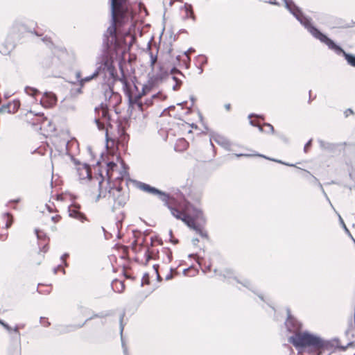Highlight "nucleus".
Here are the masks:
<instances>
[{
	"instance_id": "9",
	"label": "nucleus",
	"mask_w": 355,
	"mask_h": 355,
	"mask_svg": "<svg viewBox=\"0 0 355 355\" xmlns=\"http://www.w3.org/2000/svg\"><path fill=\"white\" fill-rule=\"evenodd\" d=\"M125 94L128 97L129 107H132L135 105H136L140 111L144 110V104L143 101H141V98L144 96V93H139L138 94L133 96L130 92V90H127L124 92Z\"/></svg>"
},
{
	"instance_id": "32",
	"label": "nucleus",
	"mask_w": 355,
	"mask_h": 355,
	"mask_svg": "<svg viewBox=\"0 0 355 355\" xmlns=\"http://www.w3.org/2000/svg\"><path fill=\"white\" fill-rule=\"evenodd\" d=\"M110 1V15L114 17L115 15V0Z\"/></svg>"
},
{
	"instance_id": "45",
	"label": "nucleus",
	"mask_w": 355,
	"mask_h": 355,
	"mask_svg": "<svg viewBox=\"0 0 355 355\" xmlns=\"http://www.w3.org/2000/svg\"><path fill=\"white\" fill-rule=\"evenodd\" d=\"M352 114H354V111L351 108H348L344 112V115L346 118Z\"/></svg>"
},
{
	"instance_id": "27",
	"label": "nucleus",
	"mask_w": 355,
	"mask_h": 355,
	"mask_svg": "<svg viewBox=\"0 0 355 355\" xmlns=\"http://www.w3.org/2000/svg\"><path fill=\"white\" fill-rule=\"evenodd\" d=\"M25 92L27 94L32 96H35V95L40 93L39 90L37 89L36 88L28 86L25 87Z\"/></svg>"
},
{
	"instance_id": "11",
	"label": "nucleus",
	"mask_w": 355,
	"mask_h": 355,
	"mask_svg": "<svg viewBox=\"0 0 355 355\" xmlns=\"http://www.w3.org/2000/svg\"><path fill=\"white\" fill-rule=\"evenodd\" d=\"M56 102L57 97L55 94L51 92H44L40 100L41 104L45 107H51L55 105Z\"/></svg>"
},
{
	"instance_id": "33",
	"label": "nucleus",
	"mask_w": 355,
	"mask_h": 355,
	"mask_svg": "<svg viewBox=\"0 0 355 355\" xmlns=\"http://www.w3.org/2000/svg\"><path fill=\"white\" fill-rule=\"evenodd\" d=\"M196 232L199 234L201 237L203 238H207L208 235L206 232L202 231V230L199 227L196 230Z\"/></svg>"
},
{
	"instance_id": "17",
	"label": "nucleus",
	"mask_w": 355,
	"mask_h": 355,
	"mask_svg": "<svg viewBox=\"0 0 355 355\" xmlns=\"http://www.w3.org/2000/svg\"><path fill=\"white\" fill-rule=\"evenodd\" d=\"M92 182L94 183L95 184H98V193L96 197L95 201L97 202L99 200L100 198L106 197L107 189H105V190H103L102 189L103 179L102 178L101 180H100L99 178H96L95 180H92Z\"/></svg>"
},
{
	"instance_id": "15",
	"label": "nucleus",
	"mask_w": 355,
	"mask_h": 355,
	"mask_svg": "<svg viewBox=\"0 0 355 355\" xmlns=\"http://www.w3.org/2000/svg\"><path fill=\"white\" fill-rule=\"evenodd\" d=\"M305 174L304 175V177L306 178H309V177L311 178V183L313 185H318L320 189L322 190L324 196L326 197L327 200L329 202L331 206L333 207V205H331L327 193H325L323 187H322V185L321 184V183L319 182L318 179L317 178H315V176H313L309 171L305 170V169H301Z\"/></svg>"
},
{
	"instance_id": "1",
	"label": "nucleus",
	"mask_w": 355,
	"mask_h": 355,
	"mask_svg": "<svg viewBox=\"0 0 355 355\" xmlns=\"http://www.w3.org/2000/svg\"><path fill=\"white\" fill-rule=\"evenodd\" d=\"M102 47V53L96 58L94 75L105 80L116 77V69L112 52L119 47L116 32V16H111L110 24L103 35Z\"/></svg>"
},
{
	"instance_id": "51",
	"label": "nucleus",
	"mask_w": 355,
	"mask_h": 355,
	"mask_svg": "<svg viewBox=\"0 0 355 355\" xmlns=\"http://www.w3.org/2000/svg\"><path fill=\"white\" fill-rule=\"evenodd\" d=\"M171 78L175 83H182V80L177 77V76H172Z\"/></svg>"
},
{
	"instance_id": "25",
	"label": "nucleus",
	"mask_w": 355,
	"mask_h": 355,
	"mask_svg": "<svg viewBox=\"0 0 355 355\" xmlns=\"http://www.w3.org/2000/svg\"><path fill=\"white\" fill-rule=\"evenodd\" d=\"M330 340H335V344H334V347L333 348V350H327L328 352H329V354H330L331 353L334 352L335 351L336 349H339L342 351H345L348 347H347V345H339V339L338 338H334V339H331Z\"/></svg>"
},
{
	"instance_id": "23",
	"label": "nucleus",
	"mask_w": 355,
	"mask_h": 355,
	"mask_svg": "<svg viewBox=\"0 0 355 355\" xmlns=\"http://www.w3.org/2000/svg\"><path fill=\"white\" fill-rule=\"evenodd\" d=\"M249 123L252 126H257V125L252 120H250ZM264 126L266 128V130H264L263 128V127H261L260 125H258V128H259V130L260 132H267V133H270V132L272 133L274 132V127L271 124H270V123H265Z\"/></svg>"
},
{
	"instance_id": "13",
	"label": "nucleus",
	"mask_w": 355,
	"mask_h": 355,
	"mask_svg": "<svg viewBox=\"0 0 355 355\" xmlns=\"http://www.w3.org/2000/svg\"><path fill=\"white\" fill-rule=\"evenodd\" d=\"M119 69L121 73V76L119 77L117 74V71H116V77H112L110 79L113 80V83L116 81H120L123 85V91L125 92L127 90H129V87H130V83L124 73L123 69L122 67V65L119 64Z\"/></svg>"
},
{
	"instance_id": "61",
	"label": "nucleus",
	"mask_w": 355,
	"mask_h": 355,
	"mask_svg": "<svg viewBox=\"0 0 355 355\" xmlns=\"http://www.w3.org/2000/svg\"><path fill=\"white\" fill-rule=\"evenodd\" d=\"M190 100L191 101V106H193V104H194V102L196 101V98H195V97L193 96H190Z\"/></svg>"
},
{
	"instance_id": "46",
	"label": "nucleus",
	"mask_w": 355,
	"mask_h": 355,
	"mask_svg": "<svg viewBox=\"0 0 355 355\" xmlns=\"http://www.w3.org/2000/svg\"><path fill=\"white\" fill-rule=\"evenodd\" d=\"M270 160H272L274 162H278V163H280V164H284V165H286V166H295L294 164H288V163H286V162H284L281 160H279V159H270Z\"/></svg>"
},
{
	"instance_id": "52",
	"label": "nucleus",
	"mask_w": 355,
	"mask_h": 355,
	"mask_svg": "<svg viewBox=\"0 0 355 355\" xmlns=\"http://www.w3.org/2000/svg\"><path fill=\"white\" fill-rule=\"evenodd\" d=\"M61 268H62L61 265H58L57 267L54 268L53 270V273L55 275L58 272V271L60 269H61Z\"/></svg>"
},
{
	"instance_id": "63",
	"label": "nucleus",
	"mask_w": 355,
	"mask_h": 355,
	"mask_svg": "<svg viewBox=\"0 0 355 355\" xmlns=\"http://www.w3.org/2000/svg\"><path fill=\"white\" fill-rule=\"evenodd\" d=\"M269 3H270L272 5H275V6L279 5V3L277 1H275H275H270Z\"/></svg>"
},
{
	"instance_id": "16",
	"label": "nucleus",
	"mask_w": 355,
	"mask_h": 355,
	"mask_svg": "<svg viewBox=\"0 0 355 355\" xmlns=\"http://www.w3.org/2000/svg\"><path fill=\"white\" fill-rule=\"evenodd\" d=\"M85 325V323L78 324H69V325H60L58 327V330L60 334H67L71 331H76L78 329L82 328Z\"/></svg>"
},
{
	"instance_id": "37",
	"label": "nucleus",
	"mask_w": 355,
	"mask_h": 355,
	"mask_svg": "<svg viewBox=\"0 0 355 355\" xmlns=\"http://www.w3.org/2000/svg\"><path fill=\"white\" fill-rule=\"evenodd\" d=\"M0 324L2 325L7 331L9 332L11 331L12 328L6 322H5L3 320L0 319Z\"/></svg>"
},
{
	"instance_id": "5",
	"label": "nucleus",
	"mask_w": 355,
	"mask_h": 355,
	"mask_svg": "<svg viewBox=\"0 0 355 355\" xmlns=\"http://www.w3.org/2000/svg\"><path fill=\"white\" fill-rule=\"evenodd\" d=\"M171 214L177 219H180L189 228L196 231L200 226L196 224L195 218H198L202 216V211L198 208L193 209L194 217L185 214L177 208L173 207L171 205L168 207Z\"/></svg>"
},
{
	"instance_id": "40",
	"label": "nucleus",
	"mask_w": 355,
	"mask_h": 355,
	"mask_svg": "<svg viewBox=\"0 0 355 355\" xmlns=\"http://www.w3.org/2000/svg\"><path fill=\"white\" fill-rule=\"evenodd\" d=\"M102 116L105 120H107V121H110V115H109V113H108L107 110H102Z\"/></svg>"
},
{
	"instance_id": "4",
	"label": "nucleus",
	"mask_w": 355,
	"mask_h": 355,
	"mask_svg": "<svg viewBox=\"0 0 355 355\" xmlns=\"http://www.w3.org/2000/svg\"><path fill=\"white\" fill-rule=\"evenodd\" d=\"M214 273L217 274V269L214 270ZM218 275L223 277L224 279H227L229 284H233L231 279L235 281L236 283L241 284L242 286L246 288L252 293L257 294L261 300L265 301L264 297L261 294H257L256 293L255 286L251 283V282L245 278H239L234 276V272L232 270L226 268L223 270L220 271L218 273Z\"/></svg>"
},
{
	"instance_id": "44",
	"label": "nucleus",
	"mask_w": 355,
	"mask_h": 355,
	"mask_svg": "<svg viewBox=\"0 0 355 355\" xmlns=\"http://www.w3.org/2000/svg\"><path fill=\"white\" fill-rule=\"evenodd\" d=\"M311 144H312V139H309L306 143V144L304 145V151L305 153L307 152L308 149L311 146Z\"/></svg>"
},
{
	"instance_id": "55",
	"label": "nucleus",
	"mask_w": 355,
	"mask_h": 355,
	"mask_svg": "<svg viewBox=\"0 0 355 355\" xmlns=\"http://www.w3.org/2000/svg\"><path fill=\"white\" fill-rule=\"evenodd\" d=\"M170 241L174 245L178 244L179 242L178 239H173V237L170 239Z\"/></svg>"
},
{
	"instance_id": "35",
	"label": "nucleus",
	"mask_w": 355,
	"mask_h": 355,
	"mask_svg": "<svg viewBox=\"0 0 355 355\" xmlns=\"http://www.w3.org/2000/svg\"><path fill=\"white\" fill-rule=\"evenodd\" d=\"M10 106H11L10 103H7V104L3 105L0 107V113L7 112V110H10Z\"/></svg>"
},
{
	"instance_id": "21",
	"label": "nucleus",
	"mask_w": 355,
	"mask_h": 355,
	"mask_svg": "<svg viewBox=\"0 0 355 355\" xmlns=\"http://www.w3.org/2000/svg\"><path fill=\"white\" fill-rule=\"evenodd\" d=\"M182 9H184L186 12L185 19L187 18H191L193 21L196 20V17L193 14V8L191 4L186 3L184 6L182 8Z\"/></svg>"
},
{
	"instance_id": "54",
	"label": "nucleus",
	"mask_w": 355,
	"mask_h": 355,
	"mask_svg": "<svg viewBox=\"0 0 355 355\" xmlns=\"http://www.w3.org/2000/svg\"><path fill=\"white\" fill-rule=\"evenodd\" d=\"M146 263L149 261L150 259H151V256L149 254V250H147L146 252Z\"/></svg>"
},
{
	"instance_id": "60",
	"label": "nucleus",
	"mask_w": 355,
	"mask_h": 355,
	"mask_svg": "<svg viewBox=\"0 0 355 355\" xmlns=\"http://www.w3.org/2000/svg\"><path fill=\"white\" fill-rule=\"evenodd\" d=\"M226 110L229 111L231 108V105L230 103H227L224 105Z\"/></svg>"
},
{
	"instance_id": "47",
	"label": "nucleus",
	"mask_w": 355,
	"mask_h": 355,
	"mask_svg": "<svg viewBox=\"0 0 355 355\" xmlns=\"http://www.w3.org/2000/svg\"><path fill=\"white\" fill-rule=\"evenodd\" d=\"M42 41L47 45L49 46L52 44L50 37H48L47 36L42 38Z\"/></svg>"
},
{
	"instance_id": "30",
	"label": "nucleus",
	"mask_w": 355,
	"mask_h": 355,
	"mask_svg": "<svg viewBox=\"0 0 355 355\" xmlns=\"http://www.w3.org/2000/svg\"><path fill=\"white\" fill-rule=\"evenodd\" d=\"M35 232L37 239H39V240L45 239L46 236V234L43 231L40 230L38 229H35Z\"/></svg>"
},
{
	"instance_id": "48",
	"label": "nucleus",
	"mask_w": 355,
	"mask_h": 355,
	"mask_svg": "<svg viewBox=\"0 0 355 355\" xmlns=\"http://www.w3.org/2000/svg\"><path fill=\"white\" fill-rule=\"evenodd\" d=\"M107 166L109 169L113 170L116 166V164L114 162H110L107 164Z\"/></svg>"
},
{
	"instance_id": "14",
	"label": "nucleus",
	"mask_w": 355,
	"mask_h": 355,
	"mask_svg": "<svg viewBox=\"0 0 355 355\" xmlns=\"http://www.w3.org/2000/svg\"><path fill=\"white\" fill-rule=\"evenodd\" d=\"M320 148L327 153H334L337 148L341 146L340 144L338 143H330L323 141L320 139H318Z\"/></svg>"
},
{
	"instance_id": "57",
	"label": "nucleus",
	"mask_w": 355,
	"mask_h": 355,
	"mask_svg": "<svg viewBox=\"0 0 355 355\" xmlns=\"http://www.w3.org/2000/svg\"><path fill=\"white\" fill-rule=\"evenodd\" d=\"M347 347H352L355 346V341L349 342L347 344Z\"/></svg>"
},
{
	"instance_id": "56",
	"label": "nucleus",
	"mask_w": 355,
	"mask_h": 355,
	"mask_svg": "<svg viewBox=\"0 0 355 355\" xmlns=\"http://www.w3.org/2000/svg\"><path fill=\"white\" fill-rule=\"evenodd\" d=\"M198 242H199V240H198V238H193L192 239V243H193V245H196Z\"/></svg>"
},
{
	"instance_id": "36",
	"label": "nucleus",
	"mask_w": 355,
	"mask_h": 355,
	"mask_svg": "<svg viewBox=\"0 0 355 355\" xmlns=\"http://www.w3.org/2000/svg\"><path fill=\"white\" fill-rule=\"evenodd\" d=\"M150 66L152 67H154L156 61H157V55H153V53H150Z\"/></svg>"
},
{
	"instance_id": "2",
	"label": "nucleus",
	"mask_w": 355,
	"mask_h": 355,
	"mask_svg": "<svg viewBox=\"0 0 355 355\" xmlns=\"http://www.w3.org/2000/svg\"><path fill=\"white\" fill-rule=\"evenodd\" d=\"M284 2L286 9L313 37L325 44L329 49L334 51L337 55H342L349 65L355 67V55L345 51L340 45L335 43L326 34L322 33L318 28L313 26L311 24V19L304 15L301 9L292 0H284Z\"/></svg>"
},
{
	"instance_id": "3",
	"label": "nucleus",
	"mask_w": 355,
	"mask_h": 355,
	"mask_svg": "<svg viewBox=\"0 0 355 355\" xmlns=\"http://www.w3.org/2000/svg\"><path fill=\"white\" fill-rule=\"evenodd\" d=\"M291 343L299 351L306 349L309 353L322 355L325 350H333L335 340H327L307 331L295 332L288 338Z\"/></svg>"
},
{
	"instance_id": "43",
	"label": "nucleus",
	"mask_w": 355,
	"mask_h": 355,
	"mask_svg": "<svg viewBox=\"0 0 355 355\" xmlns=\"http://www.w3.org/2000/svg\"><path fill=\"white\" fill-rule=\"evenodd\" d=\"M95 123L97 125V128H98V130H103L105 128L104 127V125L103 123H101V121H99V119H95Z\"/></svg>"
},
{
	"instance_id": "50",
	"label": "nucleus",
	"mask_w": 355,
	"mask_h": 355,
	"mask_svg": "<svg viewBox=\"0 0 355 355\" xmlns=\"http://www.w3.org/2000/svg\"><path fill=\"white\" fill-rule=\"evenodd\" d=\"M11 331H13L14 332H15L16 334H18V336H19V339H20V333H19V327H18L17 325V326H15V327H14V329H12V330H11Z\"/></svg>"
},
{
	"instance_id": "49",
	"label": "nucleus",
	"mask_w": 355,
	"mask_h": 355,
	"mask_svg": "<svg viewBox=\"0 0 355 355\" xmlns=\"http://www.w3.org/2000/svg\"><path fill=\"white\" fill-rule=\"evenodd\" d=\"M182 83H175V84L173 86V89L174 91H177L180 87Z\"/></svg>"
},
{
	"instance_id": "19",
	"label": "nucleus",
	"mask_w": 355,
	"mask_h": 355,
	"mask_svg": "<svg viewBox=\"0 0 355 355\" xmlns=\"http://www.w3.org/2000/svg\"><path fill=\"white\" fill-rule=\"evenodd\" d=\"M69 215L70 217L73 218L75 219H77L80 220V222H84L85 220H87V216L82 212L76 210V209H69Z\"/></svg>"
},
{
	"instance_id": "58",
	"label": "nucleus",
	"mask_w": 355,
	"mask_h": 355,
	"mask_svg": "<svg viewBox=\"0 0 355 355\" xmlns=\"http://www.w3.org/2000/svg\"><path fill=\"white\" fill-rule=\"evenodd\" d=\"M349 177L355 180V171L349 173Z\"/></svg>"
},
{
	"instance_id": "22",
	"label": "nucleus",
	"mask_w": 355,
	"mask_h": 355,
	"mask_svg": "<svg viewBox=\"0 0 355 355\" xmlns=\"http://www.w3.org/2000/svg\"><path fill=\"white\" fill-rule=\"evenodd\" d=\"M14 45L10 43H4L0 45V53L3 55H9L13 49Z\"/></svg>"
},
{
	"instance_id": "38",
	"label": "nucleus",
	"mask_w": 355,
	"mask_h": 355,
	"mask_svg": "<svg viewBox=\"0 0 355 355\" xmlns=\"http://www.w3.org/2000/svg\"><path fill=\"white\" fill-rule=\"evenodd\" d=\"M339 220H340V223L342 224V226L344 228L345 231L349 235V236H352L349 230L347 229V226L345 225L343 218H341V216L339 215Z\"/></svg>"
},
{
	"instance_id": "53",
	"label": "nucleus",
	"mask_w": 355,
	"mask_h": 355,
	"mask_svg": "<svg viewBox=\"0 0 355 355\" xmlns=\"http://www.w3.org/2000/svg\"><path fill=\"white\" fill-rule=\"evenodd\" d=\"M207 63V58L205 56H203V60L201 62L200 66H203Z\"/></svg>"
},
{
	"instance_id": "20",
	"label": "nucleus",
	"mask_w": 355,
	"mask_h": 355,
	"mask_svg": "<svg viewBox=\"0 0 355 355\" xmlns=\"http://www.w3.org/2000/svg\"><path fill=\"white\" fill-rule=\"evenodd\" d=\"M112 314V312L111 311H101V312L96 313H94L90 317L87 318L83 323H85V324L87 322H89L94 318H103L108 317V316L111 315Z\"/></svg>"
},
{
	"instance_id": "12",
	"label": "nucleus",
	"mask_w": 355,
	"mask_h": 355,
	"mask_svg": "<svg viewBox=\"0 0 355 355\" xmlns=\"http://www.w3.org/2000/svg\"><path fill=\"white\" fill-rule=\"evenodd\" d=\"M214 140L217 144L223 147L227 150H231L232 144L230 141L225 137L219 134L214 133L211 135L210 141Z\"/></svg>"
},
{
	"instance_id": "62",
	"label": "nucleus",
	"mask_w": 355,
	"mask_h": 355,
	"mask_svg": "<svg viewBox=\"0 0 355 355\" xmlns=\"http://www.w3.org/2000/svg\"><path fill=\"white\" fill-rule=\"evenodd\" d=\"M69 257V254L68 253H64V254H62L60 257V259L64 261V259L66 258V257Z\"/></svg>"
},
{
	"instance_id": "42",
	"label": "nucleus",
	"mask_w": 355,
	"mask_h": 355,
	"mask_svg": "<svg viewBox=\"0 0 355 355\" xmlns=\"http://www.w3.org/2000/svg\"><path fill=\"white\" fill-rule=\"evenodd\" d=\"M123 316H124V313H123L121 315L120 320H119V322H120V334H121V336H122V334H123Z\"/></svg>"
},
{
	"instance_id": "8",
	"label": "nucleus",
	"mask_w": 355,
	"mask_h": 355,
	"mask_svg": "<svg viewBox=\"0 0 355 355\" xmlns=\"http://www.w3.org/2000/svg\"><path fill=\"white\" fill-rule=\"evenodd\" d=\"M287 319L285 322V325L287 330L290 332L295 334V332L301 331L302 324L299 322L292 314L288 307L286 308Z\"/></svg>"
},
{
	"instance_id": "64",
	"label": "nucleus",
	"mask_w": 355,
	"mask_h": 355,
	"mask_svg": "<svg viewBox=\"0 0 355 355\" xmlns=\"http://www.w3.org/2000/svg\"><path fill=\"white\" fill-rule=\"evenodd\" d=\"M59 218H60V216H52L51 217V220H53L54 222H57Z\"/></svg>"
},
{
	"instance_id": "18",
	"label": "nucleus",
	"mask_w": 355,
	"mask_h": 355,
	"mask_svg": "<svg viewBox=\"0 0 355 355\" xmlns=\"http://www.w3.org/2000/svg\"><path fill=\"white\" fill-rule=\"evenodd\" d=\"M105 99L110 100L112 97H118L119 94L113 91L112 86L110 84L103 86Z\"/></svg>"
},
{
	"instance_id": "28",
	"label": "nucleus",
	"mask_w": 355,
	"mask_h": 355,
	"mask_svg": "<svg viewBox=\"0 0 355 355\" xmlns=\"http://www.w3.org/2000/svg\"><path fill=\"white\" fill-rule=\"evenodd\" d=\"M3 216L5 217H6V218H7L6 223V228L8 229L12 225V222H13L12 216L8 212L4 213Z\"/></svg>"
},
{
	"instance_id": "34",
	"label": "nucleus",
	"mask_w": 355,
	"mask_h": 355,
	"mask_svg": "<svg viewBox=\"0 0 355 355\" xmlns=\"http://www.w3.org/2000/svg\"><path fill=\"white\" fill-rule=\"evenodd\" d=\"M165 98H166V96L162 95V94L160 92H157V94L152 95L150 97V98H152L153 101L157 98L165 99Z\"/></svg>"
},
{
	"instance_id": "24",
	"label": "nucleus",
	"mask_w": 355,
	"mask_h": 355,
	"mask_svg": "<svg viewBox=\"0 0 355 355\" xmlns=\"http://www.w3.org/2000/svg\"><path fill=\"white\" fill-rule=\"evenodd\" d=\"M8 103L11 104V106H10V110H7V112L10 114H14L17 112L21 105L19 100H14L13 101L9 102Z\"/></svg>"
},
{
	"instance_id": "39",
	"label": "nucleus",
	"mask_w": 355,
	"mask_h": 355,
	"mask_svg": "<svg viewBox=\"0 0 355 355\" xmlns=\"http://www.w3.org/2000/svg\"><path fill=\"white\" fill-rule=\"evenodd\" d=\"M144 284H149L148 280V274L145 273L143 276L142 282L141 286H143Z\"/></svg>"
},
{
	"instance_id": "41",
	"label": "nucleus",
	"mask_w": 355,
	"mask_h": 355,
	"mask_svg": "<svg viewBox=\"0 0 355 355\" xmlns=\"http://www.w3.org/2000/svg\"><path fill=\"white\" fill-rule=\"evenodd\" d=\"M144 106L149 107L153 104V101L152 98H146L144 102H143Z\"/></svg>"
},
{
	"instance_id": "10",
	"label": "nucleus",
	"mask_w": 355,
	"mask_h": 355,
	"mask_svg": "<svg viewBox=\"0 0 355 355\" xmlns=\"http://www.w3.org/2000/svg\"><path fill=\"white\" fill-rule=\"evenodd\" d=\"M28 27L21 21H16L13 23L10 34L14 35L16 37L19 38L24 33L29 32Z\"/></svg>"
},
{
	"instance_id": "31",
	"label": "nucleus",
	"mask_w": 355,
	"mask_h": 355,
	"mask_svg": "<svg viewBox=\"0 0 355 355\" xmlns=\"http://www.w3.org/2000/svg\"><path fill=\"white\" fill-rule=\"evenodd\" d=\"M170 74L171 76H177V75H180L182 77H184V75L182 73V71H180L178 69H177L175 67H173L171 70H170Z\"/></svg>"
},
{
	"instance_id": "26",
	"label": "nucleus",
	"mask_w": 355,
	"mask_h": 355,
	"mask_svg": "<svg viewBox=\"0 0 355 355\" xmlns=\"http://www.w3.org/2000/svg\"><path fill=\"white\" fill-rule=\"evenodd\" d=\"M83 173L82 175L83 176V179H85V178H87L89 180H90L92 175L90 173V168L89 165L85 163L83 164Z\"/></svg>"
},
{
	"instance_id": "59",
	"label": "nucleus",
	"mask_w": 355,
	"mask_h": 355,
	"mask_svg": "<svg viewBox=\"0 0 355 355\" xmlns=\"http://www.w3.org/2000/svg\"><path fill=\"white\" fill-rule=\"evenodd\" d=\"M172 278H173V275H172L171 273L168 274V275L166 276V277H165L166 280H170V279H171Z\"/></svg>"
},
{
	"instance_id": "29",
	"label": "nucleus",
	"mask_w": 355,
	"mask_h": 355,
	"mask_svg": "<svg viewBox=\"0 0 355 355\" xmlns=\"http://www.w3.org/2000/svg\"><path fill=\"white\" fill-rule=\"evenodd\" d=\"M97 75H94V71L93 72V73L90 76H86L84 78H81L79 81H80V85H83V84L86 82H89L91 80L94 79V78H97Z\"/></svg>"
},
{
	"instance_id": "7",
	"label": "nucleus",
	"mask_w": 355,
	"mask_h": 355,
	"mask_svg": "<svg viewBox=\"0 0 355 355\" xmlns=\"http://www.w3.org/2000/svg\"><path fill=\"white\" fill-rule=\"evenodd\" d=\"M108 199L112 200L114 207H123L127 200V196L122 193L121 187L110 188Z\"/></svg>"
},
{
	"instance_id": "6",
	"label": "nucleus",
	"mask_w": 355,
	"mask_h": 355,
	"mask_svg": "<svg viewBox=\"0 0 355 355\" xmlns=\"http://www.w3.org/2000/svg\"><path fill=\"white\" fill-rule=\"evenodd\" d=\"M137 187L143 191L157 196L158 198L162 201L164 205L168 208L171 206V203L169 202L171 200V196L168 193H166L156 187H152L148 184L141 182L138 183Z\"/></svg>"
}]
</instances>
